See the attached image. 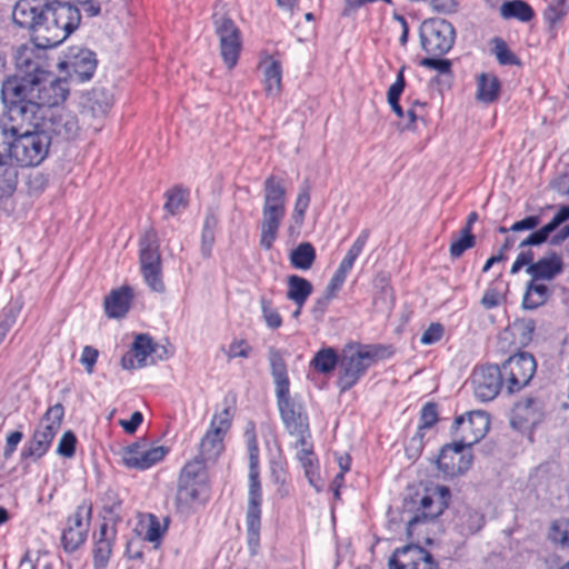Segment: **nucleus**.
Segmentation results:
<instances>
[{
    "label": "nucleus",
    "mask_w": 569,
    "mask_h": 569,
    "mask_svg": "<svg viewBox=\"0 0 569 569\" xmlns=\"http://www.w3.org/2000/svg\"><path fill=\"white\" fill-rule=\"evenodd\" d=\"M17 73L7 78L1 87V98L10 121L37 123L44 120V108L63 102L69 88L67 81L46 69L41 58H34V49L20 47L14 56Z\"/></svg>",
    "instance_id": "1"
},
{
    "label": "nucleus",
    "mask_w": 569,
    "mask_h": 569,
    "mask_svg": "<svg viewBox=\"0 0 569 569\" xmlns=\"http://www.w3.org/2000/svg\"><path fill=\"white\" fill-rule=\"evenodd\" d=\"M40 122L10 121L8 113L0 119V159L21 167L39 166L48 156L51 137L38 128Z\"/></svg>",
    "instance_id": "2"
},
{
    "label": "nucleus",
    "mask_w": 569,
    "mask_h": 569,
    "mask_svg": "<svg viewBox=\"0 0 569 569\" xmlns=\"http://www.w3.org/2000/svg\"><path fill=\"white\" fill-rule=\"evenodd\" d=\"M268 360L274 383L277 406L286 430L293 437L310 436L306 408L303 403L290 396V381L282 353L277 348L270 347Z\"/></svg>",
    "instance_id": "3"
},
{
    "label": "nucleus",
    "mask_w": 569,
    "mask_h": 569,
    "mask_svg": "<svg viewBox=\"0 0 569 569\" xmlns=\"http://www.w3.org/2000/svg\"><path fill=\"white\" fill-rule=\"evenodd\" d=\"M50 1L47 0H18L12 10V20L20 28L31 31V48L34 49V58H40V50L56 48L66 39H54L51 32L53 24ZM23 47H28L24 44Z\"/></svg>",
    "instance_id": "4"
},
{
    "label": "nucleus",
    "mask_w": 569,
    "mask_h": 569,
    "mask_svg": "<svg viewBox=\"0 0 569 569\" xmlns=\"http://www.w3.org/2000/svg\"><path fill=\"white\" fill-rule=\"evenodd\" d=\"M244 436L249 455L248 505L246 512L247 541L250 552L256 555L260 545L262 489L259 479V447L252 422L248 425Z\"/></svg>",
    "instance_id": "5"
},
{
    "label": "nucleus",
    "mask_w": 569,
    "mask_h": 569,
    "mask_svg": "<svg viewBox=\"0 0 569 569\" xmlns=\"http://www.w3.org/2000/svg\"><path fill=\"white\" fill-rule=\"evenodd\" d=\"M392 355V347L385 345H360L353 352L343 351L337 379L340 392L350 390L371 366L390 358Z\"/></svg>",
    "instance_id": "6"
},
{
    "label": "nucleus",
    "mask_w": 569,
    "mask_h": 569,
    "mask_svg": "<svg viewBox=\"0 0 569 569\" xmlns=\"http://www.w3.org/2000/svg\"><path fill=\"white\" fill-rule=\"evenodd\" d=\"M209 480L206 462L194 458L181 469L178 478L176 506L180 512H189L209 499Z\"/></svg>",
    "instance_id": "7"
},
{
    "label": "nucleus",
    "mask_w": 569,
    "mask_h": 569,
    "mask_svg": "<svg viewBox=\"0 0 569 569\" xmlns=\"http://www.w3.org/2000/svg\"><path fill=\"white\" fill-rule=\"evenodd\" d=\"M64 408L61 403L51 406L43 415L31 439L21 450V459L38 460L43 457L61 428Z\"/></svg>",
    "instance_id": "8"
},
{
    "label": "nucleus",
    "mask_w": 569,
    "mask_h": 569,
    "mask_svg": "<svg viewBox=\"0 0 569 569\" xmlns=\"http://www.w3.org/2000/svg\"><path fill=\"white\" fill-rule=\"evenodd\" d=\"M140 269L147 286L154 292H163L162 263L158 234L153 228L147 229L139 240Z\"/></svg>",
    "instance_id": "9"
},
{
    "label": "nucleus",
    "mask_w": 569,
    "mask_h": 569,
    "mask_svg": "<svg viewBox=\"0 0 569 569\" xmlns=\"http://www.w3.org/2000/svg\"><path fill=\"white\" fill-rule=\"evenodd\" d=\"M421 49L429 56H443L452 48L456 39L453 26L440 18H429L419 28Z\"/></svg>",
    "instance_id": "10"
},
{
    "label": "nucleus",
    "mask_w": 569,
    "mask_h": 569,
    "mask_svg": "<svg viewBox=\"0 0 569 569\" xmlns=\"http://www.w3.org/2000/svg\"><path fill=\"white\" fill-rule=\"evenodd\" d=\"M568 219L569 206H562L548 223L520 240L518 248L521 249V251L513 261L510 273L517 274L523 267L527 269L530 264H535V253L531 249H527V247H537L545 243L550 234Z\"/></svg>",
    "instance_id": "11"
},
{
    "label": "nucleus",
    "mask_w": 569,
    "mask_h": 569,
    "mask_svg": "<svg viewBox=\"0 0 569 569\" xmlns=\"http://www.w3.org/2000/svg\"><path fill=\"white\" fill-rule=\"evenodd\" d=\"M211 18L214 33L219 38L221 58L228 69H232L237 64L241 51V32L223 11L216 9Z\"/></svg>",
    "instance_id": "12"
},
{
    "label": "nucleus",
    "mask_w": 569,
    "mask_h": 569,
    "mask_svg": "<svg viewBox=\"0 0 569 569\" xmlns=\"http://www.w3.org/2000/svg\"><path fill=\"white\" fill-rule=\"evenodd\" d=\"M211 18L214 33L219 38L221 58L228 69H232L237 64L241 51V32L223 11L216 9Z\"/></svg>",
    "instance_id": "13"
},
{
    "label": "nucleus",
    "mask_w": 569,
    "mask_h": 569,
    "mask_svg": "<svg viewBox=\"0 0 569 569\" xmlns=\"http://www.w3.org/2000/svg\"><path fill=\"white\" fill-rule=\"evenodd\" d=\"M537 370L535 357L529 352H518L509 357L500 367L508 393H515L529 385Z\"/></svg>",
    "instance_id": "14"
},
{
    "label": "nucleus",
    "mask_w": 569,
    "mask_h": 569,
    "mask_svg": "<svg viewBox=\"0 0 569 569\" xmlns=\"http://www.w3.org/2000/svg\"><path fill=\"white\" fill-rule=\"evenodd\" d=\"M490 428L489 416L481 410H475L455 419L451 432L456 440L471 447L480 441Z\"/></svg>",
    "instance_id": "15"
},
{
    "label": "nucleus",
    "mask_w": 569,
    "mask_h": 569,
    "mask_svg": "<svg viewBox=\"0 0 569 569\" xmlns=\"http://www.w3.org/2000/svg\"><path fill=\"white\" fill-rule=\"evenodd\" d=\"M437 468L445 477H458L463 475L472 463L471 449L458 440L441 447L436 459Z\"/></svg>",
    "instance_id": "16"
},
{
    "label": "nucleus",
    "mask_w": 569,
    "mask_h": 569,
    "mask_svg": "<svg viewBox=\"0 0 569 569\" xmlns=\"http://www.w3.org/2000/svg\"><path fill=\"white\" fill-rule=\"evenodd\" d=\"M168 452L166 446H150L146 439H140L121 450V459L129 469L147 470L160 462Z\"/></svg>",
    "instance_id": "17"
},
{
    "label": "nucleus",
    "mask_w": 569,
    "mask_h": 569,
    "mask_svg": "<svg viewBox=\"0 0 569 569\" xmlns=\"http://www.w3.org/2000/svg\"><path fill=\"white\" fill-rule=\"evenodd\" d=\"M92 507L82 502L67 519V528L62 531L61 545L66 552L76 551L87 539Z\"/></svg>",
    "instance_id": "18"
},
{
    "label": "nucleus",
    "mask_w": 569,
    "mask_h": 569,
    "mask_svg": "<svg viewBox=\"0 0 569 569\" xmlns=\"http://www.w3.org/2000/svg\"><path fill=\"white\" fill-rule=\"evenodd\" d=\"M475 397L482 401L493 400L505 387L500 367L496 365L479 366L471 375Z\"/></svg>",
    "instance_id": "19"
},
{
    "label": "nucleus",
    "mask_w": 569,
    "mask_h": 569,
    "mask_svg": "<svg viewBox=\"0 0 569 569\" xmlns=\"http://www.w3.org/2000/svg\"><path fill=\"white\" fill-rule=\"evenodd\" d=\"M545 403L537 396L525 397L512 408L510 425L515 430L533 428L543 418Z\"/></svg>",
    "instance_id": "20"
},
{
    "label": "nucleus",
    "mask_w": 569,
    "mask_h": 569,
    "mask_svg": "<svg viewBox=\"0 0 569 569\" xmlns=\"http://www.w3.org/2000/svg\"><path fill=\"white\" fill-rule=\"evenodd\" d=\"M440 498L435 500L431 496L425 495L419 501L415 515L407 522V535L412 537L415 527L419 523L431 521L439 517L447 507L446 498L450 497V491L447 487H437Z\"/></svg>",
    "instance_id": "21"
},
{
    "label": "nucleus",
    "mask_w": 569,
    "mask_h": 569,
    "mask_svg": "<svg viewBox=\"0 0 569 569\" xmlns=\"http://www.w3.org/2000/svg\"><path fill=\"white\" fill-rule=\"evenodd\" d=\"M50 10L52 11V19L54 27V39H67L78 27L81 20L79 9L70 2L50 1Z\"/></svg>",
    "instance_id": "22"
},
{
    "label": "nucleus",
    "mask_w": 569,
    "mask_h": 569,
    "mask_svg": "<svg viewBox=\"0 0 569 569\" xmlns=\"http://www.w3.org/2000/svg\"><path fill=\"white\" fill-rule=\"evenodd\" d=\"M42 121L44 126L42 131L62 141L74 139L79 131L77 116L66 109L50 111V114H47L46 119Z\"/></svg>",
    "instance_id": "23"
},
{
    "label": "nucleus",
    "mask_w": 569,
    "mask_h": 569,
    "mask_svg": "<svg viewBox=\"0 0 569 569\" xmlns=\"http://www.w3.org/2000/svg\"><path fill=\"white\" fill-rule=\"evenodd\" d=\"M68 69L69 76L83 82L92 78L96 68V53L86 48H71L67 54V60L60 63Z\"/></svg>",
    "instance_id": "24"
},
{
    "label": "nucleus",
    "mask_w": 569,
    "mask_h": 569,
    "mask_svg": "<svg viewBox=\"0 0 569 569\" xmlns=\"http://www.w3.org/2000/svg\"><path fill=\"white\" fill-rule=\"evenodd\" d=\"M117 536V528L102 522L98 532L93 533L92 565L93 569H107Z\"/></svg>",
    "instance_id": "25"
},
{
    "label": "nucleus",
    "mask_w": 569,
    "mask_h": 569,
    "mask_svg": "<svg viewBox=\"0 0 569 569\" xmlns=\"http://www.w3.org/2000/svg\"><path fill=\"white\" fill-rule=\"evenodd\" d=\"M565 270L563 259L560 253L550 250L539 258L535 264H530L526 272L535 280L551 281Z\"/></svg>",
    "instance_id": "26"
},
{
    "label": "nucleus",
    "mask_w": 569,
    "mask_h": 569,
    "mask_svg": "<svg viewBox=\"0 0 569 569\" xmlns=\"http://www.w3.org/2000/svg\"><path fill=\"white\" fill-rule=\"evenodd\" d=\"M284 216L286 212L262 209L259 243L264 250H270L272 248Z\"/></svg>",
    "instance_id": "27"
},
{
    "label": "nucleus",
    "mask_w": 569,
    "mask_h": 569,
    "mask_svg": "<svg viewBox=\"0 0 569 569\" xmlns=\"http://www.w3.org/2000/svg\"><path fill=\"white\" fill-rule=\"evenodd\" d=\"M552 295L553 289L551 287L547 286L541 280H535V278L530 277V280L526 284L521 307L525 310H536L547 303Z\"/></svg>",
    "instance_id": "28"
},
{
    "label": "nucleus",
    "mask_w": 569,
    "mask_h": 569,
    "mask_svg": "<svg viewBox=\"0 0 569 569\" xmlns=\"http://www.w3.org/2000/svg\"><path fill=\"white\" fill-rule=\"evenodd\" d=\"M133 299L132 289L129 286H122L114 289L104 299V311L109 318H121L129 311Z\"/></svg>",
    "instance_id": "29"
},
{
    "label": "nucleus",
    "mask_w": 569,
    "mask_h": 569,
    "mask_svg": "<svg viewBox=\"0 0 569 569\" xmlns=\"http://www.w3.org/2000/svg\"><path fill=\"white\" fill-rule=\"evenodd\" d=\"M17 184V166L9 160L0 159V210H7V202L13 196Z\"/></svg>",
    "instance_id": "30"
},
{
    "label": "nucleus",
    "mask_w": 569,
    "mask_h": 569,
    "mask_svg": "<svg viewBox=\"0 0 569 569\" xmlns=\"http://www.w3.org/2000/svg\"><path fill=\"white\" fill-rule=\"evenodd\" d=\"M501 83L493 73L482 72L477 78L476 98L483 103H492L499 98Z\"/></svg>",
    "instance_id": "31"
},
{
    "label": "nucleus",
    "mask_w": 569,
    "mask_h": 569,
    "mask_svg": "<svg viewBox=\"0 0 569 569\" xmlns=\"http://www.w3.org/2000/svg\"><path fill=\"white\" fill-rule=\"evenodd\" d=\"M287 286V299L291 300L297 307H303L313 290L311 282L298 274L289 276Z\"/></svg>",
    "instance_id": "32"
},
{
    "label": "nucleus",
    "mask_w": 569,
    "mask_h": 569,
    "mask_svg": "<svg viewBox=\"0 0 569 569\" xmlns=\"http://www.w3.org/2000/svg\"><path fill=\"white\" fill-rule=\"evenodd\" d=\"M536 322L531 318L516 319L508 326L512 342L520 347H527L533 338Z\"/></svg>",
    "instance_id": "33"
},
{
    "label": "nucleus",
    "mask_w": 569,
    "mask_h": 569,
    "mask_svg": "<svg viewBox=\"0 0 569 569\" xmlns=\"http://www.w3.org/2000/svg\"><path fill=\"white\" fill-rule=\"evenodd\" d=\"M218 222V216L212 209H209L206 213L201 232L200 252L204 259L211 257Z\"/></svg>",
    "instance_id": "34"
},
{
    "label": "nucleus",
    "mask_w": 569,
    "mask_h": 569,
    "mask_svg": "<svg viewBox=\"0 0 569 569\" xmlns=\"http://www.w3.org/2000/svg\"><path fill=\"white\" fill-rule=\"evenodd\" d=\"M226 433L217 430L209 429L207 433L201 439L199 450H200V459L210 460L216 459L222 450V441Z\"/></svg>",
    "instance_id": "35"
},
{
    "label": "nucleus",
    "mask_w": 569,
    "mask_h": 569,
    "mask_svg": "<svg viewBox=\"0 0 569 569\" xmlns=\"http://www.w3.org/2000/svg\"><path fill=\"white\" fill-rule=\"evenodd\" d=\"M316 249L310 242H301L289 254L290 264L298 270H309L316 260Z\"/></svg>",
    "instance_id": "36"
},
{
    "label": "nucleus",
    "mask_w": 569,
    "mask_h": 569,
    "mask_svg": "<svg viewBox=\"0 0 569 569\" xmlns=\"http://www.w3.org/2000/svg\"><path fill=\"white\" fill-rule=\"evenodd\" d=\"M500 16L503 19H517L528 22L535 17L533 9L522 0L505 1L500 7Z\"/></svg>",
    "instance_id": "37"
},
{
    "label": "nucleus",
    "mask_w": 569,
    "mask_h": 569,
    "mask_svg": "<svg viewBox=\"0 0 569 569\" xmlns=\"http://www.w3.org/2000/svg\"><path fill=\"white\" fill-rule=\"evenodd\" d=\"M340 359L333 348L320 349L311 360V366L321 373H330L339 366Z\"/></svg>",
    "instance_id": "38"
},
{
    "label": "nucleus",
    "mask_w": 569,
    "mask_h": 569,
    "mask_svg": "<svg viewBox=\"0 0 569 569\" xmlns=\"http://www.w3.org/2000/svg\"><path fill=\"white\" fill-rule=\"evenodd\" d=\"M296 438L297 440L295 447L298 449L297 458L300 461L301 466L303 467L306 476L309 478V481L311 482V469L313 467L315 452L312 450V445L309 442L310 436L303 435V437Z\"/></svg>",
    "instance_id": "39"
},
{
    "label": "nucleus",
    "mask_w": 569,
    "mask_h": 569,
    "mask_svg": "<svg viewBox=\"0 0 569 569\" xmlns=\"http://www.w3.org/2000/svg\"><path fill=\"white\" fill-rule=\"evenodd\" d=\"M405 67H402L397 74L396 81L389 87L387 93V100L391 110L397 114L398 118H405V111L399 103L400 97L405 90L406 80L403 76Z\"/></svg>",
    "instance_id": "40"
},
{
    "label": "nucleus",
    "mask_w": 569,
    "mask_h": 569,
    "mask_svg": "<svg viewBox=\"0 0 569 569\" xmlns=\"http://www.w3.org/2000/svg\"><path fill=\"white\" fill-rule=\"evenodd\" d=\"M121 507V501L118 498V495L113 490L106 491L102 498V511L103 522L109 523L110 526H114L121 520L119 516V510Z\"/></svg>",
    "instance_id": "41"
},
{
    "label": "nucleus",
    "mask_w": 569,
    "mask_h": 569,
    "mask_svg": "<svg viewBox=\"0 0 569 569\" xmlns=\"http://www.w3.org/2000/svg\"><path fill=\"white\" fill-rule=\"evenodd\" d=\"M157 345L148 335H138L132 343L131 352L137 357L138 368L147 366V357L156 352Z\"/></svg>",
    "instance_id": "42"
},
{
    "label": "nucleus",
    "mask_w": 569,
    "mask_h": 569,
    "mask_svg": "<svg viewBox=\"0 0 569 569\" xmlns=\"http://www.w3.org/2000/svg\"><path fill=\"white\" fill-rule=\"evenodd\" d=\"M264 90L270 96H276L281 89L282 69L279 61L272 60L264 69Z\"/></svg>",
    "instance_id": "43"
},
{
    "label": "nucleus",
    "mask_w": 569,
    "mask_h": 569,
    "mask_svg": "<svg viewBox=\"0 0 569 569\" xmlns=\"http://www.w3.org/2000/svg\"><path fill=\"white\" fill-rule=\"evenodd\" d=\"M167 201L163 206L164 210L170 214H176L180 209L188 206V191L179 186L166 192Z\"/></svg>",
    "instance_id": "44"
},
{
    "label": "nucleus",
    "mask_w": 569,
    "mask_h": 569,
    "mask_svg": "<svg viewBox=\"0 0 569 569\" xmlns=\"http://www.w3.org/2000/svg\"><path fill=\"white\" fill-rule=\"evenodd\" d=\"M236 398L232 397L230 400L228 397L224 398L223 403L226 407L218 413H214L210 427L226 433L231 427L233 418L232 406L234 405Z\"/></svg>",
    "instance_id": "45"
},
{
    "label": "nucleus",
    "mask_w": 569,
    "mask_h": 569,
    "mask_svg": "<svg viewBox=\"0 0 569 569\" xmlns=\"http://www.w3.org/2000/svg\"><path fill=\"white\" fill-rule=\"evenodd\" d=\"M401 551H413L417 553V559L420 560L417 565L408 563L409 569H439V565L432 555L419 545L409 543Z\"/></svg>",
    "instance_id": "46"
},
{
    "label": "nucleus",
    "mask_w": 569,
    "mask_h": 569,
    "mask_svg": "<svg viewBox=\"0 0 569 569\" xmlns=\"http://www.w3.org/2000/svg\"><path fill=\"white\" fill-rule=\"evenodd\" d=\"M568 14L567 0H548V6L543 11V19L550 26L561 22Z\"/></svg>",
    "instance_id": "47"
},
{
    "label": "nucleus",
    "mask_w": 569,
    "mask_h": 569,
    "mask_svg": "<svg viewBox=\"0 0 569 569\" xmlns=\"http://www.w3.org/2000/svg\"><path fill=\"white\" fill-rule=\"evenodd\" d=\"M493 48L492 52L497 59V61L501 66H519V58L509 49L506 41L501 38H495L492 40Z\"/></svg>",
    "instance_id": "48"
},
{
    "label": "nucleus",
    "mask_w": 569,
    "mask_h": 569,
    "mask_svg": "<svg viewBox=\"0 0 569 569\" xmlns=\"http://www.w3.org/2000/svg\"><path fill=\"white\" fill-rule=\"evenodd\" d=\"M549 539L561 547L569 546V519L561 518L551 522L548 533Z\"/></svg>",
    "instance_id": "49"
},
{
    "label": "nucleus",
    "mask_w": 569,
    "mask_h": 569,
    "mask_svg": "<svg viewBox=\"0 0 569 569\" xmlns=\"http://www.w3.org/2000/svg\"><path fill=\"white\" fill-rule=\"evenodd\" d=\"M405 546L401 548H397L392 556L389 558L388 568L389 569H409L408 563L417 565L420 560L417 559V553L413 551L402 552Z\"/></svg>",
    "instance_id": "50"
},
{
    "label": "nucleus",
    "mask_w": 569,
    "mask_h": 569,
    "mask_svg": "<svg viewBox=\"0 0 569 569\" xmlns=\"http://www.w3.org/2000/svg\"><path fill=\"white\" fill-rule=\"evenodd\" d=\"M476 246V237L473 234H468V231L459 232V237L455 239L450 247H449V253L452 259L460 258L465 251L468 249H471Z\"/></svg>",
    "instance_id": "51"
},
{
    "label": "nucleus",
    "mask_w": 569,
    "mask_h": 569,
    "mask_svg": "<svg viewBox=\"0 0 569 569\" xmlns=\"http://www.w3.org/2000/svg\"><path fill=\"white\" fill-rule=\"evenodd\" d=\"M260 307L267 327L273 330L280 328L282 325V318L278 310L272 307L271 300L266 297H261Z\"/></svg>",
    "instance_id": "52"
},
{
    "label": "nucleus",
    "mask_w": 569,
    "mask_h": 569,
    "mask_svg": "<svg viewBox=\"0 0 569 569\" xmlns=\"http://www.w3.org/2000/svg\"><path fill=\"white\" fill-rule=\"evenodd\" d=\"M310 203V190L309 186H305L300 189V192L298 193L295 209L292 213V218L296 223L301 224L305 219L306 211Z\"/></svg>",
    "instance_id": "53"
},
{
    "label": "nucleus",
    "mask_w": 569,
    "mask_h": 569,
    "mask_svg": "<svg viewBox=\"0 0 569 569\" xmlns=\"http://www.w3.org/2000/svg\"><path fill=\"white\" fill-rule=\"evenodd\" d=\"M263 197L286 201V189L282 180L274 176L268 177L263 183Z\"/></svg>",
    "instance_id": "54"
},
{
    "label": "nucleus",
    "mask_w": 569,
    "mask_h": 569,
    "mask_svg": "<svg viewBox=\"0 0 569 569\" xmlns=\"http://www.w3.org/2000/svg\"><path fill=\"white\" fill-rule=\"evenodd\" d=\"M168 523H169V518L164 519V525L162 526L160 523L159 519L157 518V516L150 513L149 515V523H148V528L146 531V539L149 542H158L161 539V537L163 536V533L166 532Z\"/></svg>",
    "instance_id": "55"
},
{
    "label": "nucleus",
    "mask_w": 569,
    "mask_h": 569,
    "mask_svg": "<svg viewBox=\"0 0 569 569\" xmlns=\"http://www.w3.org/2000/svg\"><path fill=\"white\" fill-rule=\"evenodd\" d=\"M438 421V408L435 402H427L420 412V425H419V432L422 429H429L432 426L436 425ZM419 437L422 436L419 433Z\"/></svg>",
    "instance_id": "56"
},
{
    "label": "nucleus",
    "mask_w": 569,
    "mask_h": 569,
    "mask_svg": "<svg viewBox=\"0 0 569 569\" xmlns=\"http://www.w3.org/2000/svg\"><path fill=\"white\" fill-rule=\"evenodd\" d=\"M370 236L369 229H363L357 237V239L353 241L352 246L347 251L346 256L343 257V260L351 262L355 264V261L362 252V249L365 248L368 239Z\"/></svg>",
    "instance_id": "57"
},
{
    "label": "nucleus",
    "mask_w": 569,
    "mask_h": 569,
    "mask_svg": "<svg viewBox=\"0 0 569 569\" xmlns=\"http://www.w3.org/2000/svg\"><path fill=\"white\" fill-rule=\"evenodd\" d=\"M77 438L72 431H66L59 440L57 453L64 458H71L74 455Z\"/></svg>",
    "instance_id": "58"
},
{
    "label": "nucleus",
    "mask_w": 569,
    "mask_h": 569,
    "mask_svg": "<svg viewBox=\"0 0 569 569\" xmlns=\"http://www.w3.org/2000/svg\"><path fill=\"white\" fill-rule=\"evenodd\" d=\"M439 56H430L421 60V66L437 70L441 74H448L451 72V62L448 59H439Z\"/></svg>",
    "instance_id": "59"
},
{
    "label": "nucleus",
    "mask_w": 569,
    "mask_h": 569,
    "mask_svg": "<svg viewBox=\"0 0 569 569\" xmlns=\"http://www.w3.org/2000/svg\"><path fill=\"white\" fill-rule=\"evenodd\" d=\"M251 350H252V348L246 340H243V339L233 340L229 345L228 350L226 351V356L229 359H233V358H238V357L248 358L251 353Z\"/></svg>",
    "instance_id": "60"
},
{
    "label": "nucleus",
    "mask_w": 569,
    "mask_h": 569,
    "mask_svg": "<svg viewBox=\"0 0 569 569\" xmlns=\"http://www.w3.org/2000/svg\"><path fill=\"white\" fill-rule=\"evenodd\" d=\"M541 218L537 214L527 216L523 219L516 221L511 227H509V230H511V233H517L521 231H529L531 230L537 231V227L540 224Z\"/></svg>",
    "instance_id": "61"
},
{
    "label": "nucleus",
    "mask_w": 569,
    "mask_h": 569,
    "mask_svg": "<svg viewBox=\"0 0 569 569\" xmlns=\"http://www.w3.org/2000/svg\"><path fill=\"white\" fill-rule=\"evenodd\" d=\"M541 218L537 214L527 216L523 219L516 221L511 227H509V230H511V233H517L521 231H529L531 230L537 231V227L540 224Z\"/></svg>",
    "instance_id": "62"
},
{
    "label": "nucleus",
    "mask_w": 569,
    "mask_h": 569,
    "mask_svg": "<svg viewBox=\"0 0 569 569\" xmlns=\"http://www.w3.org/2000/svg\"><path fill=\"white\" fill-rule=\"evenodd\" d=\"M443 335V327L439 322L431 323L422 333L420 342L429 346L438 342Z\"/></svg>",
    "instance_id": "63"
},
{
    "label": "nucleus",
    "mask_w": 569,
    "mask_h": 569,
    "mask_svg": "<svg viewBox=\"0 0 569 569\" xmlns=\"http://www.w3.org/2000/svg\"><path fill=\"white\" fill-rule=\"evenodd\" d=\"M98 357H99L98 349H96L91 346H86L82 349L80 362L84 366L87 373L91 375L93 372Z\"/></svg>",
    "instance_id": "64"
}]
</instances>
